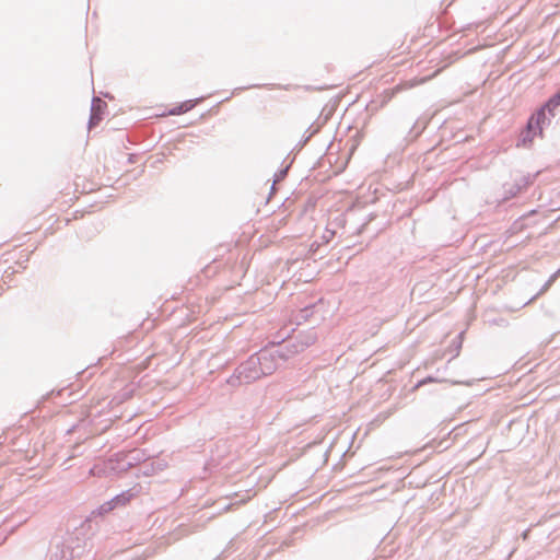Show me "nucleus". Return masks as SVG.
<instances>
[{"instance_id":"1","label":"nucleus","mask_w":560,"mask_h":560,"mask_svg":"<svg viewBox=\"0 0 560 560\" xmlns=\"http://www.w3.org/2000/svg\"><path fill=\"white\" fill-rule=\"evenodd\" d=\"M547 112L548 107L547 104H545L529 117L526 129L522 132L521 136L520 144L522 147H530L536 137L541 138L544 136L542 127L548 119Z\"/></svg>"},{"instance_id":"2","label":"nucleus","mask_w":560,"mask_h":560,"mask_svg":"<svg viewBox=\"0 0 560 560\" xmlns=\"http://www.w3.org/2000/svg\"><path fill=\"white\" fill-rule=\"evenodd\" d=\"M430 78H415V79H411V80H407V81H402L400 83H398L395 88H393L390 91H389V94L393 96L395 94H398L402 91H406V90H410V89H413L418 85H421L423 83H425Z\"/></svg>"},{"instance_id":"3","label":"nucleus","mask_w":560,"mask_h":560,"mask_svg":"<svg viewBox=\"0 0 560 560\" xmlns=\"http://www.w3.org/2000/svg\"><path fill=\"white\" fill-rule=\"evenodd\" d=\"M546 104L548 107L549 115L551 117L555 116V108L560 106V91L556 95H553Z\"/></svg>"},{"instance_id":"4","label":"nucleus","mask_w":560,"mask_h":560,"mask_svg":"<svg viewBox=\"0 0 560 560\" xmlns=\"http://www.w3.org/2000/svg\"><path fill=\"white\" fill-rule=\"evenodd\" d=\"M100 120H101V116L95 110H93V114L90 119V126L96 125Z\"/></svg>"}]
</instances>
